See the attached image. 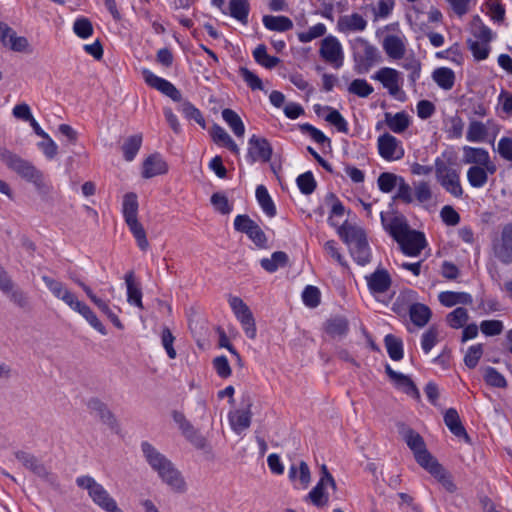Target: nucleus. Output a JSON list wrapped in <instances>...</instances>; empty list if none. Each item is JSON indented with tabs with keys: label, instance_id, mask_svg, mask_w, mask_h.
Wrapping results in <instances>:
<instances>
[{
	"label": "nucleus",
	"instance_id": "1",
	"mask_svg": "<svg viewBox=\"0 0 512 512\" xmlns=\"http://www.w3.org/2000/svg\"><path fill=\"white\" fill-rule=\"evenodd\" d=\"M380 218L384 230L399 244L406 256L416 257L425 248L424 234L412 230L404 216L381 212Z\"/></svg>",
	"mask_w": 512,
	"mask_h": 512
},
{
	"label": "nucleus",
	"instance_id": "2",
	"mask_svg": "<svg viewBox=\"0 0 512 512\" xmlns=\"http://www.w3.org/2000/svg\"><path fill=\"white\" fill-rule=\"evenodd\" d=\"M141 451L150 468L173 492L182 494L187 491L185 478L170 459L147 441L141 443Z\"/></svg>",
	"mask_w": 512,
	"mask_h": 512
},
{
	"label": "nucleus",
	"instance_id": "3",
	"mask_svg": "<svg viewBox=\"0 0 512 512\" xmlns=\"http://www.w3.org/2000/svg\"><path fill=\"white\" fill-rule=\"evenodd\" d=\"M42 281L55 298L63 301L71 310L80 314L100 334H107L105 326L93 310L87 304L80 301L75 293L68 289L64 283L46 275L42 276Z\"/></svg>",
	"mask_w": 512,
	"mask_h": 512
},
{
	"label": "nucleus",
	"instance_id": "4",
	"mask_svg": "<svg viewBox=\"0 0 512 512\" xmlns=\"http://www.w3.org/2000/svg\"><path fill=\"white\" fill-rule=\"evenodd\" d=\"M337 234L348 246L351 257L358 265L365 266L370 263L372 252L363 227L345 221L337 227Z\"/></svg>",
	"mask_w": 512,
	"mask_h": 512
},
{
	"label": "nucleus",
	"instance_id": "5",
	"mask_svg": "<svg viewBox=\"0 0 512 512\" xmlns=\"http://www.w3.org/2000/svg\"><path fill=\"white\" fill-rule=\"evenodd\" d=\"M434 170L438 183L447 193L455 198L463 196L460 171L453 167L450 159H445V154L435 158Z\"/></svg>",
	"mask_w": 512,
	"mask_h": 512
},
{
	"label": "nucleus",
	"instance_id": "6",
	"mask_svg": "<svg viewBox=\"0 0 512 512\" xmlns=\"http://www.w3.org/2000/svg\"><path fill=\"white\" fill-rule=\"evenodd\" d=\"M76 484L88 492L89 497L95 505L105 512H123L117 505L116 500L109 494L104 486L98 483L89 475H82L76 478Z\"/></svg>",
	"mask_w": 512,
	"mask_h": 512
},
{
	"label": "nucleus",
	"instance_id": "7",
	"mask_svg": "<svg viewBox=\"0 0 512 512\" xmlns=\"http://www.w3.org/2000/svg\"><path fill=\"white\" fill-rule=\"evenodd\" d=\"M355 70L365 74L381 59L378 49L363 37H356L350 41Z\"/></svg>",
	"mask_w": 512,
	"mask_h": 512
},
{
	"label": "nucleus",
	"instance_id": "8",
	"mask_svg": "<svg viewBox=\"0 0 512 512\" xmlns=\"http://www.w3.org/2000/svg\"><path fill=\"white\" fill-rule=\"evenodd\" d=\"M0 160L26 181L40 185L43 175L30 161L23 159L5 147L0 146Z\"/></svg>",
	"mask_w": 512,
	"mask_h": 512
},
{
	"label": "nucleus",
	"instance_id": "9",
	"mask_svg": "<svg viewBox=\"0 0 512 512\" xmlns=\"http://www.w3.org/2000/svg\"><path fill=\"white\" fill-rule=\"evenodd\" d=\"M371 78L382 84L388 94L400 102L406 100V93L402 89V73L391 67H382Z\"/></svg>",
	"mask_w": 512,
	"mask_h": 512
},
{
	"label": "nucleus",
	"instance_id": "10",
	"mask_svg": "<svg viewBox=\"0 0 512 512\" xmlns=\"http://www.w3.org/2000/svg\"><path fill=\"white\" fill-rule=\"evenodd\" d=\"M401 435L409 449L413 452L416 462L422 468H425L435 460V458L427 450L423 437L418 432L411 428H404L401 431Z\"/></svg>",
	"mask_w": 512,
	"mask_h": 512
},
{
	"label": "nucleus",
	"instance_id": "11",
	"mask_svg": "<svg viewBox=\"0 0 512 512\" xmlns=\"http://www.w3.org/2000/svg\"><path fill=\"white\" fill-rule=\"evenodd\" d=\"M319 55L321 59L334 69L344 65V50L337 37L328 35L320 42Z\"/></svg>",
	"mask_w": 512,
	"mask_h": 512
},
{
	"label": "nucleus",
	"instance_id": "12",
	"mask_svg": "<svg viewBox=\"0 0 512 512\" xmlns=\"http://www.w3.org/2000/svg\"><path fill=\"white\" fill-rule=\"evenodd\" d=\"M228 302L246 336L250 339H254L257 334V329L254 316L248 305L237 296H229Z\"/></svg>",
	"mask_w": 512,
	"mask_h": 512
},
{
	"label": "nucleus",
	"instance_id": "13",
	"mask_svg": "<svg viewBox=\"0 0 512 512\" xmlns=\"http://www.w3.org/2000/svg\"><path fill=\"white\" fill-rule=\"evenodd\" d=\"M492 251L502 264L512 263V223L505 224L500 235L492 240Z\"/></svg>",
	"mask_w": 512,
	"mask_h": 512
},
{
	"label": "nucleus",
	"instance_id": "14",
	"mask_svg": "<svg viewBox=\"0 0 512 512\" xmlns=\"http://www.w3.org/2000/svg\"><path fill=\"white\" fill-rule=\"evenodd\" d=\"M234 229L245 233L257 247L265 248L267 246V237L264 231L248 215H237L234 219Z\"/></svg>",
	"mask_w": 512,
	"mask_h": 512
},
{
	"label": "nucleus",
	"instance_id": "15",
	"mask_svg": "<svg viewBox=\"0 0 512 512\" xmlns=\"http://www.w3.org/2000/svg\"><path fill=\"white\" fill-rule=\"evenodd\" d=\"M377 148L379 155L389 162L400 160L405 154L402 142L389 133L378 137Z\"/></svg>",
	"mask_w": 512,
	"mask_h": 512
},
{
	"label": "nucleus",
	"instance_id": "16",
	"mask_svg": "<svg viewBox=\"0 0 512 512\" xmlns=\"http://www.w3.org/2000/svg\"><path fill=\"white\" fill-rule=\"evenodd\" d=\"M145 83L151 88L161 92L175 102L182 100L180 91L170 81L157 76L149 69H142L141 71Z\"/></svg>",
	"mask_w": 512,
	"mask_h": 512
},
{
	"label": "nucleus",
	"instance_id": "17",
	"mask_svg": "<svg viewBox=\"0 0 512 512\" xmlns=\"http://www.w3.org/2000/svg\"><path fill=\"white\" fill-rule=\"evenodd\" d=\"M272 156V147L267 139L252 135L248 140L246 160L249 164L257 161L268 162Z\"/></svg>",
	"mask_w": 512,
	"mask_h": 512
},
{
	"label": "nucleus",
	"instance_id": "18",
	"mask_svg": "<svg viewBox=\"0 0 512 512\" xmlns=\"http://www.w3.org/2000/svg\"><path fill=\"white\" fill-rule=\"evenodd\" d=\"M329 485L333 489L336 488V483L332 475L328 472L325 465L322 466V476L316 486L308 493L307 498L317 507H322L328 502V494L325 492V487Z\"/></svg>",
	"mask_w": 512,
	"mask_h": 512
},
{
	"label": "nucleus",
	"instance_id": "19",
	"mask_svg": "<svg viewBox=\"0 0 512 512\" xmlns=\"http://www.w3.org/2000/svg\"><path fill=\"white\" fill-rule=\"evenodd\" d=\"M490 131L493 132V139H495L499 128L493 120H487L486 123L471 120L466 132V140L472 143H483L486 141Z\"/></svg>",
	"mask_w": 512,
	"mask_h": 512
},
{
	"label": "nucleus",
	"instance_id": "20",
	"mask_svg": "<svg viewBox=\"0 0 512 512\" xmlns=\"http://www.w3.org/2000/svg\"><path fill=\"white\" fill-rule=\"evenodd\" d=\"M173 420L178 425L183 436L197 449H203L206 446V439L196 430L186 419L182 412L174 411Z\"/></svg>",
	"mask_w": 512,
	"mask_h": 512
},
{
	"label": "nucleus",
	"instance_id": "21",
	"mask_svg": "<svg viewBox=\"0 0 512 512\" xmlns=\"http://www.w3.org/2000/svg\"><path fill=\"white\" fill-rule=\"evenodd\" d=\"M496 171V164H490L488 167L470 166L466 173L467 181L472 188L481 189L488 183L489 175L495 174Z\"/></svg>",
	"mask_w": 512,
	"mask_h": 512
},
{
	"label": "nucleus",
	"instance_id": "22",
	"mask_svg": "<svg viewBox=\"0 0 512 512\" xmlns=\"http://www.w3.org/2000/svg\"><path fill=\"white\" fill-rule=\"evenodd\" d=\"M368 288L372 294H383L386 293L391 284L392 280L387 270L378 268L372 274L365 277Z\"/></svg>",
	"mask_w": 512,
	"mask_h": 512
},
{
	"label": "nucleus",
	"instance_id": "23",
	"mask_svg": "<svg viewBox=\"0 0 512 512\" xmlns=\"http://www.w3.org/2000/svg\"><path fill=\"white\" fill-rule=\"evenodd\" d=\"M288 478L297 489H306L311 481L310 469L306 462L292 463L288 470Z\"/></svg>",
	"mask_w": 512,
	"mask_h": 512
},
{
	"label": "nucleus",
	"instance_id": "24",
	"mask_svg": "<svg viewBox=\"0 0 512 512\" xmlns=\"http://www.w3.org/2000/svg\"><path fill=\"white\" fill-rule=\"evenodd\" d=\"M463 158L462 161L464 164H470L471 166L480 165V166H489L490 164H495L489 152L482 147H472V146H464L463 147Z\"/></svg>",
	"mask_w": 512,
	"mask_h": 512
},
{
	"label": "nucleus",
	"instance_id": "25",
	"mask_svg": "<svg viewBox=\"0 0 512 512\" xmlns=\"http://www.w3.org/2000/svg\"><path fill=\"white\" fill-rule=\"evenodd\" d=\"M385 371L397 389L412 397L419 396L418 389L409 376L393 370L390 365H386Z\"/></svg>",
	"mask_w": 512,
	"mask_h": 512
},
{
	"label": "nucleus",
	"instance_id": "26",
	"mask_svg": "<svg viewBox=\"0 0 512 512\" xmlns=\"http://www.w3.org/2000/svg\"><path fill=\"white\" fill-rule=\"evenodd\" d=\"M366 19L358 14L352 13L349 15H344L338 19L337 27L338 30L342 33H352V32H362L367 27Z\"/></svg>",
	"mask_w": 512,
	"mask_h": 512
},
{
	"label": "nucleus",
	"instance_id": "27",
	"mask_svg": "<svg viewBox=\"0 0 512 512\" xmlns=\"http://www.w3.org/2000/svg\"><path fill=\"white\" fill-rule=\"evenodd\" d=\"M382 47L391 59L399 60L405 55L406 45L404 39L398 35H386L383 39Z\"/></svg>",
	"mask_w": 512,
	"mask_h": 512
},
{
	"label": "nucleus",
	"instance_id": "28",
	"mask_svg": "<svg viewBox=\"0 0 512 512\" xmlns=\"http://www.w3.org/2000/svg\"><path fill=\"white\" fill-rule=\"evenodd\" d=\"M168 171V165L163 157L156 153L148 156L143 163L142 176L144 178H152L165 174Z\"/></svg>",
	"mask_w": 512,
	"mask_h": 512
},
{
	"label": "nucleus",
	"instance_id": "29",
	"mask_svg": "<svg viewBox=\"0 0 512 512\" xmlns=\"http://www.w3.org/2000/svg\"><path fill=\"white\" fill-rule=\"evenodd\" d=\"M84 292L87 297L98 307V309L107 316V318L116 328L120 330L124 329V325L120 321L119 317L109 307L108 301L98 297L90 287H84Z\"/></svg>",
	"mask_w": 512,
	"mask_h": 512
},
{
	"label": "nucleus",
	"instance_id": "30",
	"mask_svg": "<svg viewBox=\"0 0 512 512\" xmlns=\"http://www.w3.org/2000/svg\"><path fill=\"white\" fill-rule=\"evenodd\" d=\"M424 469L435 477L446 491L450 493L456 491V485L454 484L451 475L436 460L432 461Z\"/></svg>",
	"mask_w": 512,
	"mask_h": 512
},
{
	"label": "nucleus",
	"instance_id": "31",
	"mask_svg": "<svg viewBox=\"0 0 512 512\" xmlns=\"http://www.w3.org/2000/svg\"><path fill=\"white\" fill-rule=\"evenodd\" d=\"M124 279L127 288V302L130 305L143 309L142 291L140 284L135 281L134 272L129 271L126 273Z\"/></svg>",
	"mask_w": 512,
	"mask_h": 512
},
{
	"label": "nucleus",
	"instance_id": "32",
	"mask_svg": "<svg viewBox=\"0 0 512 512\" xmlns=\"http://www.w3.org/2000/svg\"><path fill=\"white\" fill-rule=\"evenodd\" d=\"M87 406L90 412L98 417L104 424L113 427L116 424V419L112 412L108 409L106 404L97 398H92L88 401Z\"/></svg>",
	"mask_w": 512,
	"mask_h": 512
},
{
	"label": "nucleus",
	"instance_id": "33",
	"mask_svg": "<svg viewBox=\"0 0 512 512\" xmlns=\"http://www.w3.org/2000/svg\"><path fill=\"white\" fill-rule=\"evenodd\" d=\"M439 302L445 307H453L457 304L470 305L473 298L466 292L443 291L438 295Z\"/></svg>",
	"mask_w": 512,
	"mask_h": 512
},
{
	"label": "nucleus",
	"instance_id": "34",
	"mask_svg": "<svg viewBox=\"0 0 512 512\" xmlns=\"http://www.w3.org/2000/svg\"><path fill=\"white\" fill-rule=\"evenodd\" d=\"M228 419L232 430L241 434L251 424V412L249 409L235 410L229 413Z\"/></svg>",
	"mask_w": 512,
	"mask_h": 512
},
{
	"label": "nucleus",
	"instance_id": "35",
	"mask_svg": "<svg viewBox=\"0 0 512 512\" xmlns=\"http://www.w3.org/2000/svg\"><path fill=\"white\" fill-rule=\"evenodd\" d=\"M385 123L394 133L404 132L410 125V119L406 112H398L396 114L385 113Z\"/></svg>",
	"mask_w": 512,
	"mask_h": 512
},
{
	"label": "nucleus",
	"instance_id": "36",
	"mask_svg": "<svg viewBox=\"0 0 512 512\" xmlns=\"http://www.w3.org/2000/svg\"><path fill=\"white\" fill-rule=\"evenodd\" d=\"M263 25L266 29L276 32H286L293 27V22L287 16L265 15L262 18Z\"/></svg>",
	"mask_w": 512,
	"mask_h": 512
},
{
	"label": "nucleus",
	"instance_id": "37",
	"mask_svg": "<svg viewBox=\"0 0 512 512\" xmlns=\"http://www.w3.org/2000/svg\"><path fill=\"white\" fill-rule=\"evenodd\" d=\"M432 79L443 90H451L455 84V73L448 67H439L432 72Z\"/></svg>",
	"mask_w": 512,
	"mask_h": 512
},
{
	"label": "nucleus",
	"instance_id": "38",
	"mask_svg": "<svg viewBox=\"0 0 512 512\" xmlns=\"http://www.w3.org/2000/svg\"><path fill=\"white\" fill-rule=\"evenodd\" d=\"M211 135L214 140L219 145H222L229 149L232 153L238 155L240 153V149L238 145L234 142L231 136L226 132L224 128L219 125H214L211 129Z\"/></svg>",
	"mask_w": 512,
	"mask_h": 512
},
{
	"label": "nucleus",
	"instance_id": "39",
	"mask_svg": "<svg viewBox=\"0 0 512 512\" xmlns=\"http://www.w3.org/2000/svg\"><path fill=\"white\" fill-rule=\"evenodd\" d=\"M409 316L413 324L424 327L431 318V310L425 304L414 303L409 308Z\"/></svg>",
	"mask_w": 512,
	"mask_h": 512
},
{
	"label": "nucleus",
	"instance_id": "40",
	"mask_svg": "<svg viewBox=\"0 0 512 512\" xmlns=\"http://www.w3.org/2000/svg\"><path fill=\"white\" fill-rule=\"evenodd\" d=\"M444 422L451 433H453L456 437H464L465 439L469 438L464 426L460 421L458 412L455 409L450 408L446 411L444 415Z\"/></svg>",
	"mask_w": 512,
	"mask_h": 512
},
{
	"label": "nucleus",
	"instance_id": "41",
	"mask_svg": "<svg viewBox=\"0 0 512 512\" xmlns=\"http://www.w3.org/2000/svg\"><path fill=\"white\" fill-rule=\"evenodd\" d=\"M15 457L20 461L27 469L31 470L39 476L46 475L45 466L38 461V459L30 453L25 451H17Z\"/></svg>",
	"mask_w": 512,
	"mask_h": 512
},
{
	"label": "nucleus",
	"instance_id": "42",
	"mask_svg": "<svg viewBox=\"0 0 512 512\" xmlns=\"http://www.w3.org/2000/svg\"><path fill=\"white\" fill-rule=\"evenodd\" d=\"M288 262V255L283 251H276L272 253L270 258H263L260 261L261 267L269 272L274 273L280 267H284Z\"/></svg>",
	"mask_w": 512,
	"mask_h": 512
},
{
	"label": "nucleus",
	"instance_id": "43",
	"mask_svg": "<svg viewBox=\"0 0 512 512\" xmlns=\"http://www.w3.org/2000/svg\"><path fill=\"white\" fill-rule=\"evenodd\" d=\"M228 9L231 17L243 24L247 23L250 11L248 0H230Z\"/></svg>",
	"mask_w": 512,
	"mask_h": 512
},
{
	"label": "nucleus",
	"instance_id": "44",
	"mask_svg": "<svg viewBox=\"0 0 512 512\" xmlns=\"http://www.w3.org/2000/svg\"><path fill=\"white\" fill-rule=\"evenodd\" d=\"M256 199L261 209L268 217H274L276 215V207L269 195L267 188L264 185L257 186Z\"/></svg>",
	"mask_w": 512,
	"mask_h": 512
},
{
	"label": "nucleus",
	"instance_id": "45",
	"mask_svg": "<svg viewBox=\"0 0 512 512\" xmlns=\"http://www.w3.org/2000/svg\"><path fill=\"white\" fill-rule=\"evenodd\" d=\"M222 118L237 137H243L245 126L240 116L232 109L226 108L222 111Z\"/></svg>",
	"mask_w": 512,
	"mask_h": 512
},
{
	"label": "nucleus",
	"instance_id": "46",
	"mask_svg": "<svg viewBox=\"0 0 512 512\" xmlns=\"http://www.w3.org/2000/svg\"><path fill=\"white\" fill-rule=\"evenodd\" d=\"M255 61L266 69H273L278 65L280 59L276 56H271L267 53V48L264 44H259L253 51Z\"/></svg>",
	"mask_w": 512,
	"mask_h": 512
},
{
	"label": "nucleus",
	"instance_id": "47",
	"mask_svg": "<svg viewBox=\"0 0 512 512\" xmlns=\"http://www.w3.org/2000/svg\"><path fill=\"white\" fill-rule=\"evenodd\" d=\"M122 214L125 222L138 219V199L135 193H127L123 197Z\"/></svg>",
	"mask_w": 512,
	"mask_h": 512
},
{
	"label": "nucleus",
	"instance_id": "48",
	"mask_svg": "<svg viewBox=\"0 0 512 512\" xmlns=\"http://www.w3.org/2000/svg\"><path fill=\"white\" fill-rule=\"evenodd\" d=\"M134 236L138 247L142 251H146L149 247V242L147 240L146 231L143 225L138 221V219H133L125 222Z\"/></svg>",
	"mask_w": 512,
	"mask_h": 512
},
{
	"label": "nucleus",
	"instance_id": "49",
	"mask_svg": "<svg viewBox=\"0 0 512 512\" xmlns=\"http://www.w3.org/2000/svg\"><path fill=\"white\" fill-rule=\"evenodd\" d=\"M385 347L389 357L394 361H399L403 358V343L402 340L392 334H387L384 338Z\"/></svg>",
	"mask_w": 512,
	"mask_h": 512
},
{
	"label": "nucleus",
	"instance_id": "50",
	"mask_svg": "<svg viewBox=\"0 0 512 512\" xmlns=\"http://www.w3.org/2000/svg\"><path fill=\"white\" fill-rule=\"evenodd\" d=\"M402 176L392 172H382L377 179V186L382 193H391L397 188Z\"/></svg>",
	"mask_w": 512,
	"mask_h": 512
},
{
	"label": "nucleus",
	"instance_id": "51",
	"mask_svg": "<svg viewBox=\"0 0 512 512\" xmlns=\"http://www.w3.org/2000/svg\"><path fill=\"white\" fill-rule=\"evenodd\" d=\"M414 189L410 186V184L404 179V177L401 178L399 181V184L396 188V193L392 197L393 201H398L403 204L409 205L414 202Z\"/></svg>",
	"mask_w": 512,
	"mask_h": 512
},
{
	"label": "nucleus",
	"instance_id": "52",
	"mask_svg": "<svg viewBox=\"0 0 512 512\" xmlns=\"http://www.w3.org/2000/svg\"><path fill=\"white\" fill-rule=\"evenodd\" d=\"M348 330V321L342 317L332 318L326 323V332L332 337H343Z\"/></svg>",
	"mask_w": 512,
	"mask_h": 512
},
{
	"label": "nucleus",
	"instance_id": "53",
	"mask_svg": "<svg viewBox=\"0 0 512 512\" xmlns=\"http://www.w3.org/2000/svg\"><path fill=\"white\" fill-rule=\"evenodd\" d=\"M142 144L141 135H133L126 139L122 146L123 155L126 161H132Z\"/></svg>",
	"mask_w": 512,
	"mask_h": 512
},
{
	"label": "nucleus",
	"instance_id": "54",
	"mask_svg": "<svg viewBox=\"0 0 512 512\" xmlns=\"http://www.w3.org/2000/svg\"><path fill=\"white\" fill-rule=\"evenodd\" d=\"M325 109L328 111L324 117L325 121L333 125L339 132L347 133L348 123L341 113L332 107L327 106Z\"/></svg>",
	"mask_w": 512,
	"mask_h": 512
},
{
	"label": "nucleus",
	"instance_id": "55",
	"mask_svg": "<svg viewBox=\"0 0 512 512\" xmlns=\"http://www.w3.org/2000/svg\"><path fill=\"white\" fill-rule=\"evenodd\" d=\"M327 28L324 23H317L308 30L299 32L297 38L301 43H309L314 39L320 38L326 34Z\"/></svg>",
	"mask_w": 512,
	"mask_h": 512
},
{
	"label": "nucleus",
	"instance_id": "56",
	"mask_svg": "<svg viewBox=\"0 0 512 512\" xmlns=\"http://www.w3.org/2000/svg\"><path fill=\"white\" fill-rule=\"evenodd\" d=\"M468 318V311L463 307H457L447 315L446 321L451 328L459 329L466 324Z\"/></svg>",
	"mask_w": 512,
	"mask_h": 512
},
{
	"label": "nucleus",
	"instance_id": "57",
	"mask_svg": "<svg viewBox=\"0 0 512 512\" xmlns=\"http://www.w3.org/2000/svg\"><path fill=\"white\" fill-rule=\"evenodd\" d=\"M414 201L420 204L428 203L432 200L433 194L430 184L426 181H419L414 184Z\"/></svg>",
	"mask_w": 512,
	"mask_h": 512
},
{
	"label": "nucleus",
	"instance_id": "58",
	"mask_svg": "<svg viewBox=\"0 0 512 512\" xmlns=\"http://www.w3.org/2000/svg\"><path fill=\"white\" fill-rule=\"evenodd\" d=\"M348 91L358 97L366 98L373 93L374 88L365 79H354L350 83Z\"/></svg>",
	"mask_w": 512,
	"mask_h": 512
},
{
	"label": "nucleus",
	"instance_id": "59",
	"mask_svg": "<svg viewBox=\"0 0 512 512\" xmlns=\"http://www.w3.org/2000/svg\"><path fill=\"white\" fill-rule=\"evenodd\" d=\"M296 182L299 190L304 195H310L316 189V181L311 171L300 174Z\"/></svg>",
	"mask_w": 512,
	"mask_h": 512
},
{
	"label": "nucleus",
	"instance_id": "60",
	"mask_svg": "<svg viewBox=\"0 0 512 512\" xmlns=\"http://www.w3.org/2000/svg\"><path fill=\"white\" fill-rule=\"evenodd\" d=\"M239 75L241 76L243 81L247 84V86L251 90H253V91H255V90L263 91L264 90L262 80L253 71L249 70L246 67H240Z\"/></svg>",
	"mask_w": 512,
	"mask_h": 512
},
{
	"label": "nucleus",
	"instance_id": "61",
	"mask_svg": "<svg viewBox=\"0 0 512 512\" xmlns=\"http://www.w3.org/2000/svg\"><path fill=\"white\" fill-rule=\"evenodd\" d=\"M74 33L81 39H87L93 34L91 21L86 17H79L73 24Z\"/></svg>",
	"mask_w": 512,
	"mask_h": 512
},
{
	"label": "nucleus",
	"instance_id": "62",
	"mask_svg": "<svg viewBox=\"0 0 512 512\" xmlns=\"http://www.w3.org/2000/svg\"><path fill=\"white\" fill-rule=\"evenodd\" d=\"M485 382L496 388H506L507 381L505 377L493 367H487L484 372Z\"/></svg>",
	"mask_w": 512,
	"mask_h": 512
},
{
	"label": "nucleus",
	"instance_id": "63",
	"mask_svg": "<svg viewBox=\"0 0 512 512\" xmlns=\"http://www.w3.org/2000/svg\"><path fill=\"white\" fill-rule=\"evenodd\" d=\"M180 112L184 115L185 118L189 120H194L201 126L205 125V120L198 108H196L191 102L184 101L180 108Z\"/></svg>",
	"mask_w": 512,
	"mask_h": 512
},
{
	"label": "nucleus",
	"instance_id": "64",
	"mask_svg": "<svg viewBox=\"0 0 512 512\" xmlns=\"http://www.w3.org/2000/svg\"><path fill=\"white\" fill-rule=\"evenodd\" d=\"M302 300L307 307H317L321 300L320 290L316 286H306L302 292Z\"/></svg>",
	"mask_w": 512,
	"mask_h": 512
}]
</instances>
